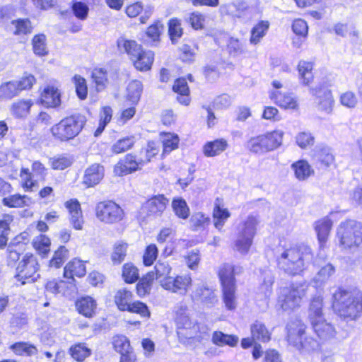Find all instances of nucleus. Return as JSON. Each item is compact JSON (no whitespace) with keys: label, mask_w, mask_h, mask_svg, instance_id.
Listing matches in <instances>:
<instances>
[{"label":"nucleus","mask_w":362,"mask_h":362,"mask_svg":"<svg viewBox=\"0 0 362 362\" xmlns=\"http://www.w3.org/2000/svg\"><path fill=\"white\" fill-rule=\"evenodd\" d=\"M275 255L279 269L291 276L303 271L313 258L311 249L306 245L286 247L280 245L275 250Z\"/></svg>","instance_id":"1"},{"label":"nucleus","mask_w":362,"mask_h":362,"mask_svg":"<svg viewBox=\"0 0 362 362\" xmlns=\"http://www.w3.org/2000/svg\"><path fill=\"white\" fill-rule=\"evenodd\" d=\"M334 312L346 320H356L362 313V293L357 288L338 287L332 294Z\"/></svg>","instance_id":"2"},{"label":"nucleus","mask_w":362,"mask_h":362,"mask_svg":"<svg viewBox=\"0 0 362 362\" xmlns=\"http://www.w3.org/2000/svg\"><path fill=\"white\" fill-rule=\"evenodd\" d=\"M337 240L342 250L362 247V223L354 220L341 222L337 228Z\"/></svg>","instance_id":"3"},{"label":"nucleus","mask_w":362,"mask_h":362,"mask_svg":"<svg viewBox=\"0 0 362 362\" xmlns=\"http://www.w3.org/2000/svg\"><path fill=\"white\" fill-rule=\"evenodd\" d=\"M86 117L81 114H75L62 119L53 126L51 132L53 136L62 141H69L76 137L83 129Z\"/></svg>","instance_id":"4"},{"label":"nucleus","mask_w":362,"mask_h":362,"mask_svg":"<svg viewBox=\"0 0 362 362\" xmlns=\"http://www.w3.org/2000/svg\"><path fill=\"white\" fill-rule=\"evenodd\" d=\"M284 132L275 130L252 137L246 144L251 152L263 154L276 149L281 145Z\"/></svg>","instance_id":"5"},{"label":"nucleus","mask_w":362,"mask_h":362,"mask_svg":"<svg viewBox=\"0 0 362 362\" xmlns=\"http://www.w3.org/2000/svg\"><path fill=\"white\" fill-rule=\"evenodd\" d=\"M39 269L37 257L33 254H25L18 264L15 278L21 285L33 283L40 277Z\"/></svg>","instance_id":"6"},{"label":"nucleus","mask_w":362,"mask_h":362,"mask_svg":"<svg viewBox=\"0 0 362 362\" xmlns=\"http://www.w3.org/2000/svg\"><path fill=\"white\" fill-rule=\"evenodd\" d=\"M307 288L305 284H293L290 287L283 288L279 297L282 309L287 310L299 306Z\"/></svg>","instance_id":"7"},{"label":"nucleus","mask_w":362,"mask_h":362,"mask_svg":"<svg viewBox=\"0 0 362 362\" xmlns=\"http://www.w3.org/2000/svg\"><path fill=\"white\" fill-rule=\"evenodd\" d=\"M95 215L100 221L112 224L122 221L124 213L123 209L115 202L104 201L97 204Z\"/></svg>","instance_id":"8"},{"label":"nucleus","mask_w":362,"mask_h":362,"mask_svg":"<svg viewBox=\"0 0 362 362\" xmlns=\"http://www.w3.org/2000/svg\"><path fill=\"white\" fill-rule=\"evenodd\" d=\"M167 283L163 285V288L170 292L185 296L192 286V279L189 274H183L171 276Z\"/></svg>","instance_id":"9"},{"label":"nucleus","mask_w":362,"mask_h":362,"mask_svg":"<svg viewBox=\"0 0 362 362\" xmlns=\"http://www.w3.org/2000/svg\"><path fill=\"white\" fill-rule=\"evenodd\" d=\"M306 325L299 319L290 320L286 325V341L289 345L296 348L300 346V341L305 335Z\"/></svg>","instance_id":"10"},{"label":"nucleus","mask_w":362,"mask_h":362,"mask_svg":"<svg viewBox=\"0 0 362 362\" xmlns=\"http://www.w3.org/2000/svg\"><path fill=\"white\" fill-rule=\"evenodd\" d=\"M169 200L163 194H158L148 199L142 206V211L148 217L157 218L161 216L165 210Z\"/></svg>","instance_id":"11"},{"label":"nucleus","mask_w":362,"mask_h":362,"mask_svg":"<svg viewBox=\"0 0 362 362\" xmlns=\"http://www.w3.org/2000/svg\"><path fill=\"white\" fill-rule=\"evenodd\" d=\"M144 165L143 158L136 159L135 156L127 154L115 165V173L123 176L140 170Z\"/></svg>","instance_id":"12"},{"label":"nucleus","mask_w":362,"mask_h":362,"mask_svg":"<svg viewBox=\"0 0 362 362\" xmlns=\"http://www.w3.org/2000/svg\"><path fill=\"white\" fill-rule=\"evenodd\" d=\"M310 93L315 96L316 103L318 105V109L326 113H330L332 110L334 103L331 91L324 87L319 86L310 89Z\"/></svg>","instance_id":"13"},{"label":"nucleus","mask_w":362,"mask_h":362,"mask_svg":"<svg viewBox=\"0 0 362 362\" xmlns=\"http://www.w3.org/2000/svg\"><path fill=\"white\" fill-rule=\"evenodd\" d=\"M69 213L71 224L76 230H81L84 223L81 204L76 199H71L65 203Z\"/></svg>","instance_id":"14"},{"label":"nucleus","mask_w":362,"mask_h":362,"mask_svg":"<svg viewBox=\"0 0 362 362\" xmlns=\"http://www.w3.org/2000/svg\"><path fill=\"white\" fill-rule=\"evenodd\" d=\"M315 333L322 341L333 339L337 334V331L331 323L322 319L310 324Z\"/></svg>","instance_id":"15"},{"label":"nucleus","mask_w":362,"mask_h":362,"mask_svg":"<svg viewBox=\"0 0 362 362\" xmlns=\"http://www.w3.org/2000/svg\"><path fill=\"white\" fill-rule=\"evenodd\" d=\"M270 98L279 107L284 109L295 110L298 107L297 99L291 93L275 90L271 93Z\"/></svg>","instance_id":"16"},{"label":"nucleus","mask_w":362,"mask_h":362,"mask_svg":"<svg viewBox=\"0 0 362 362\" xmlns=\"http://www.w3.org/2000/svg\"><path fill=\"white\" fill-rule=\"evenodd\" d=\"M259 223V220L257 216L250 215L238 223L235 233L254 239Z\"/></svg>","instance_id":"17"},{"label":"nucleus","mask_w":362,"mask_h":362,"mask_svg":"<svg viewBox=\"0 0 362 362\" xmlns=\"http://www.w3.org/2000/svg\"><path fill=\"white\" fill-rule=\"evenodd\" d=\"M41 103L47 107H57L61 104V95L59 90L52 86L45 87L41 93Z\"/></svg>","instance_id":"18"},{"label":"nucleus","mask_w":362,"mask_h":362,"mask_svg":"<svg viewBox=\"0 0 362 362\" xmlns=\"http://www.w3.org/2000/svg\"><path fill=\"white\" fill-rule=\"evenodd\" d=\"M33 105L31 99H20L14 101L10 106L11 115L17 119H24L30 112V108Z\"/></svg>","instance_id":"19"},{"label":"nucleus","mask_w":362,"mask_h":362,"mask_svg":"<svg viewBox=\"0 0 362 362\" xmlns=\"http://www.w3.org/2000/svg\"><path fill=\"white\" fill-rule=\"evenodd\" d=\"M104 176V168L99 164H93L88 168L83 176V184L88 187L98 185Z\"/></svg>","instance_id":"20"},{"label":"nucleus","mask_w":362,"mask_h":362,"mask_svg":"<svg viewBox=\"0 0 362 362\" xmlns=\"http://www.w3.org/2000/svg\"><path fill=\"white\" fill-rule=\"evenodd\" d=\"M332 227V221L327 217L315 223V229L317 235L320 249L325 247Z\"/></svg>","instance_id":"21"},{"label":"nucleus","mask_w":362,"mask_h":362,"mask_svg":"<svg viewBox=\"0 0 362 362\" xmlns=\"http://www.w3.org/2000/svg\"><path fill=\"white\" fill-rule=\"evenodd\" d=\"M117 46L121 51L126 52L132 61L139 56V53L143 50L141 45H139L135 40H127L124 37H119L117 40Z\"/></svg>","instance_id":"22"},{"label":"nucleus","mask_w":362,"mask_h":362,"mask_svg":"<svg viewBox=\"0 0 362 362\" xmlns=\"http://www.w3.org/2000/svg\"><path fill=\"white\" fill-rule=\"evenodd\" d=\"M86 273L83 262L74 259L69 262L64 267V276L65 278L74 279V276L82 277Z\"/></svg>","instance_id":"23"},{"label":"nucleus","mask_w":362,"mask_h":362,"mask_svg":"<svg viewBox=\"0 0 362 362\" xmlns=\"http://www.w3.org/2000/svg\"><path fill=\"white\" fill-rule=\"evenodd\" d=\"M250 332L254 340L266 343L271 339V332L265 325L259 320H256L250 325Z\"/></svg>","instance_id":"24"},{"label":"nucleus","mask_w":362,"mask_h":362,"mask_svg":"<svg viewBox=\"0 0 362 362\" xmlns=\"http://www.w3.org/2000/svg\"><path fill=\"white\" fill-rule=\"evenodd\" d=\"M95 300L90 297L85 296L76 302V307L78 313L86 317H91L96 309Z\"/></svg>","instance_id":"25"},{"label":"nucleus","mask_w":362,"mask_h":362,"mask_svg":"<svg viewBox=\"0 0 362 362\" xmlns=\"http://www.w3.org/2000/svg\"><path fill=\"white\" fill-rule=\"evenodd\" d=\"M154 59L153 52L142 50L138 57H135L132 62L135 68L141 71H146L151 69Z\"/></svg>","instance_id":"26"},{"label":"nucleus","mask_w":362,"mask_h":362,"mask_svg":"<svg viewBox=\"0 0 362 362\" xmlns=\"http://www.w3.org/2000/svg\"><path fill=\"white\" fill-rule=\"evenodd\" d=\"M227 146L228 143L226 139H216L213 141L207 142L203 147V152L207 157H214L225 151Z\"/></svg>","instance_id":"27"},{"label":"nucleus","mask_w":362,"mask_h":362,"mask_svg":"<svg viewBox=\"0 0 362 362\" xmlns=\"http://www.w3.org/2000/svg\"><path fill=\"white\" fill-rule=\"evenodd\" d=\"M155 279L159 282L161 287H163L165 283H167L172 276L170 273L172 272V267L168 262L158 261L155 267Z\"/></svg>","instance_id":"28"},{"label":"nucleus","mask_w":362,"mask_h":362,"mask_svg":"<svg viewBox=\"0 0 362 362\" xmlns=\"http://www.w3.org/2000/svg\"><path fill=\"white\" fill-rule=\"evenodd\" d=\"M313 158L321 168L328 167L334 161V156L329 148L327 146L317 147L315 151Z\"/></svg>","instance_id":"29"},{"label":"nucleus","mask_w":362,"mask_h":362,"mask_svg":"<svg viewBox=\"0 0 362 362\" xmlns=\"http://www.w3.org/2000/svg\"><path fill=\"white\" fill-rule=\"evenodd\" d=\"M69 353L74 360L81 362L92 354V350L86 343L81 342L72 345Z\"/></svg>","instance_id":"30"},{"label":"nucleus","mask_w":362,"mask_h":362,"mask_svg":"<svg viewBox=\"0 0 362 362\" xmlns=\"http://www.w3.org/2000/svg\"><path fill=\"white\" fill-rule=\"evenodd\" d=\"M10 349L15 354L23 356H32L38 353V349L35 345L25 341L16 342Z\"/></svg>","instance_id":"31"},{"label":"nucleus","mask_w":362,"mask_h":362,"mask_svg":"<svg viewBox=\"0 0 362 362\" xmlns=\"http://www.w3.org/2000/svg\"><path fill=\"white\" fill-rule=\"evenodd\" d=\"M218 276L222 288L235 286L234 267L229 264H223L218 272Z\"/></svg>","instance_id":"32"},{"label":"nucleus","mask_w":362,"mask_h":362,"mask_svg":"<svg viewBox=\"0 0 362 362\" xmlns=\"http://www.w3.org/2000/svg\"><path fill=\"white\" fill-rule=\"evenodd\" d=\"M308 319L310 324L324 319L322 313V298L321 296H316L313 298L310 305Z\"/></svg>","instance_id":"33"},{"label":"nucleus","mask_w":362,"mask_h":362,"mask_svg":"<svg viewBox=\"0 0 362 362\" xmlns=\"http://www.w3.org/2000/svg\"><path fill=\"white\" fill-rule=\"evenodd\" d=\"M335 268L331 264H327L320 269L313 278L312 283L313 286L318 288L325 284L329 279L334 274Z\"/></svg>","instance_id":"34"},{"label":"nucleus","mask_w":362,"mask_h":362,"mask_svg":"<svg viewBox=\"0 0 362 362\" xmlns=\"http://www.w3.org/2000/svg\"><path fill=\"white\" fill-rule=\"evenodd\" d=\"M13 33L15 35L23 36L30 34L33 31V25L28 18H20L11 21Z\"/></svg>","instance_id":"35"},{"label":"nucleus","mask_w":362,"mask_h":362,"mask_svg":"<svg viewBox=\"0 0 362 362\" xmlns=\"http://www.w3.org/2000/svg\"><path fill=\"white\" fill-rule=\"evenodd\" d=\"M193 298L210 305L217 302V298L214 291L206 286L197 288L193 294Z\"/></svg>","instance_id":"36"},{"label":"nucleus","mask_w":362,"mask_h":362,"mask_svg":"<svg viewBox=\"0 0 362 362\" xmlns=\"http://www.w3.org/2000/svg\"><path fill=\"white\" fill-rule=\"evenodd\" d=\"M189 339L198 341L207 340L210 337L209 328L204 324H194L189 333L185 334Z\"/></svg>","instance_id":"37"},{"label":"nucleus","mask_w":362,"mask_h":362,"mask_svg":"<svg viewBox=\"0 0 362 362\" xmlns=\"http://www.w3.org/2000/svg\"><path fill=\"white\" fill-rule=\"evenodd\" d=\"M313 65L311 62L306 61H300L298 65V69L300 80L303 85H309L313 80Z\"/></svg>","instance_id":"38"},{"label":"nucleus","mask_w":362,"mask_h":362,"mask_svg":"<svg viewBox=\"0 0 362 362\" xmlns=\"http://www.w3.org/2000/svg\"><path fill=\"white\" fill-rule=\"evenodd\" d=\"M16 81H10L0 86V100H11L19 95Z\"/></svg>","instance_id":"39"},{"label":"nucleus","mask_w":362,"mask_h":362,"mask_svg":"<svg viewBox=\"0 0 362 362\" xmlns=\"http://www.w3.org/2000/svg\"><path fill=\"white\" fill-rule=\"evenodd\" d=\"M269 27L268 21H262L255 25L251 30L250 42L252 45L258 44L266 35Z\"/></svg>","instance_id":"40"},{"label":"nucleus","mask_w":362,"mask_h":362,"mask_svg":"<svg viewBox=\"0 0 362 362\" xmlns=\"http://www.w3.org/2000/svg\"><path fill=\"white\" fill-rule=\"evenodd\" d=\"M212 341L218 346L228 345L234 346L238 342V337L235 335L226 334L221 332H214L212 335Z\"/></svg>","instance_id":"41"},{"label":"nucleus","mask_w":362,"mask_h":362,"mask_svg":"<svg viewBox=\"0 0 362 362\" xmlns=\"http://www.w3.org/2000/svg\"><path fill=\"white\" fill-rule=\"evenodd\" d=\"M142 91L143 85L141 82L134 80L131 81L127 86V98L132 104L136 105L140 99Z\"/></svg>","instance_id":"42"},{"label":"nucleus","mask_w":362,"mask_h":362,"mask_svg":"<svg viewBox=\"0 0 362 362\" xmlns=\"http://www.w3.org/2000/svg\"><path fill=\"white\" fill-rule=\"evenodd\" d=\"M154 279V274L149 272L139 280L136 285V292L140 297L145 296L150 293Z\"/></svg>","instance_id":"43"},{"label":"nucleus","mask_w":362,"mask_h":362,"mask_svg":"<svg viewBox=\"0 0 362 362\" xmlns=\"http://www.w3.org/2000/svg\"><path fill=\"white\" fill-rule=\"evenodd\" d=\"M223 300L228 310H233L237 307V298L235 296V286L222 288Z\"/></svg>","instance_id":"44"},{"label":"nucleus","mask_w":362,"mask_h":362,"mask_svg":"<svg viewBox=\"0 0 362 362\" xmlns=\"http://www.w3.org/2000/svg\"><path fill=\"white\" fill-rule=\"evenodd\" d=\"M172 208L175 215L182 219H187L189 216V209L185 199L177 197L173 199Z\"/></svg>","instance_id":"45"},{"label":"nucleus","mask_w":362,"mask_h":362,"mask_svg":"<svg viewBox=\"0 0 362 362\" xmlns=\"http://www.w3.org/2000/svg\"><path fill=\"white\" fill-rule=\"evenodd\" d=\"M253 243V239L247 236H243L235 233V240L234 241V249L242 255H246L249 252Z\"/></svg>","instance_id":"46"},{"label":"nucleus","mask_w":362,"mask_h":362,"mask_svg":"<svg viewBox=\"0 0 362 362\" xmlns=\"http://www.w3.org/2000/svg\"><path fill=\"white\" fill-rule=\"evenodd\" d=\"M135 143L134 136H126L117 141L111 148L112 153L119 154L132 148Z\"/></svg>","instance_id":"47"},{"label":"nucleus","mask_w":362,"mask_h":362,"mask_svg":"<svg viewBox=\"0 0 362 362\" xmlns=\"http://www.w3.org/2000/svg\"><path fill=\"white\" fill-rule=\"evenodd\" d=\"M175 321L179 330L189 329L190 331L194 325L192 322L186 308H181L180 310L177 312Z\"/></svg>","instance_id":"48"},{"label":"nucleus","mask_w":362,"mask_h":362,"mask_svg":"<svg viewBox=\"0 0 362 362\" xmlns=\"http://www.w3.org/2000/svg\"><path fill=\"white\" fill-rule=\"evenodd\" d=\"M2 202L5 206L9 207H22L29 205L30 203V199L27 196H22L19 194H16L4 197Z\"/></svg>","instance_id":"49"},{"label":"nucleus","mask_w":362,"mask_h":362,"mask_svg":"<svg viewBox=\"0 0 362 362\" xmlns=\"http://www.w3.org/2000/svg\"><path fill=\"white\" fill-rule=\"evenodd\" d=\"M292 168L295 172L296 177L300 180H305L312 173L310 165L303 160L294 163L292 165Z\"/></svg>","instance_id":"50"},{"label":"nucleus","mask_w":362,"mask_h":362,"mask_svg":"<svg viewBox=\"0 0 362 362\" xmlns=\"http://www.w3.org/2000/svg\"><path fill=\"white\" fill-rule=\"evenodd\" d=\"M132 300V293L127 290H119L117 292L115 301L120 310L125 311L129 308Z\"/></svg>","instance_id":"51"},{"label":"nucleus","mask_w":362,"mask_h":362,"mask_svg":"<svg viewBox=\"0 0 362 362\" xmlns=\"http://www.w3.org/2000/svg\"><path fill=\"white\" fill-rule=\"evenodd\" d=\"M262 277L263 282L259 287V291L264 298H268L272 293L274 276L269 269H265L262 273Z\"/></svg>","instance_id":"52"},{"label":"nucleus","mask_w":362,"mask_h":362,"mask_svg":"<svg viewBox=\"0 0 362 362\" xmlns=\"http://www.w3.org/2000/svg\"><path fill=\"white\" fill-rule=\"evenodd\" d=\"M33 52L36 55L45 56L48 54L46 36L44 34H38L33 37L32 40Z\"/></svg>","instance_id":"53"},{"label":"nucleus","mask_w":362,"mask_h":362,"mask_svg":"<svg viewBox=\"0 0 362 362\" xmlns=\"http://www.w3.org/2000/svg\"><path fill=\"white\" fill-rule=\"evenodd\" d=\"M122 276L127 284L134 283L139 279V270L132 263H126L123 265Z\"/></svg>","instance_id":"54"},{"label":"nucleus","mask_w":362,"mask_h":362,"mask_svg":"<svg viewBox=\"0 0 362 362\" xmlns=\"http://www.w3.org/2000/svg\"><path fill=\"white\" fill-rule=\"evenodd\" d=\"M13 218L7 214L4 216V218L0 220V247L6 245L8 241V235L10 233L9 225L12 222Z\"/></svg>","instance_id":"55"},{"label":"nucleus","mask_w":362,"mask_h":362,"mask_svg":"<svg viewBox=\"0 0 362 362\" xmlns=\"http://www.w3.org/2000/svg\"><path fill=\"white\" fill-rule=\"evenodd\" d=\"M229 216L230 213L227 209H222L220 206H216L213 212L214 226L217 229L221 230Z\"/></svg>","instance_id":"56"},{"label":"nucleus","mask_w":362,"mask_h":362,"mask_svg":"<svg viewBox=\"0 0 362 362\" xmlns=\"http://www.w3.org/2000/svg\"><path fill=\"white\" fill-rule=\"evenodd\" d=\"M92 78L95 83L97 91H102L107 83V72L103 69H95L92 72Z\"/></svg>","instance_id":"57"},{"label":"nucleus","mask_w":362,"mask_h":362,"mask_svg":"<svg viewBox=\"0 0 362 362\" xmlns=\"http://www.w3.org/2000/svg\"><path fill=\"white\" fill-rule=\"evenodd\" d=\"M320 343L311 337H303L300 341V346H297L295 349L300 353H309L317 350L319 348Z\"/></svg>","instance_id":"58"},{"label":"nucleus","mask_w":362,"mask_h":362,"mask_svg":"<svg viewBox=\"0 0 362 362\" xmlns=\"http://www.w3.org/2000/svg\"><path fill=\"white\" fill-rule=\"evenodd\" d=\"M76 88V93L77 96L81 100H84L87 98L88 88L86 81L80 75H75L72 78Z\"/></svg>","instance_id":"59"},{"label":"nucleus","mask_w":362,"mask_h":362,"mask_svg":"<svg viewBox=\"0 0 362 362\" xmlns=\"http://www.w3.org/2000/svg\"><path fill=\"white\" fill-rule=\"evenodd\" d=\"M69 251L64 246H60L50 260V267L59 268L68 258Z\"/></svg>","instance_id":"60"},{"label":"nucleus","mask_w":362,"mask_h":362,"mask_svg":"<svg viewBox=\"0 0 362 362\" xmlns=\"http://www.w3.org/2000/svg\"><path fill=\"white\" fill-rule=\"evenodd\" d=\"M113 346L116 351L120 354L129 353L132 351L129 339L123 335L117 336L114 338Z\"/></svg>","instance_id":"61"},{"label":"nucleus","mask_w":362,"mask_h":362,"mask_svg":"<svg viewBox=\"0 0 362 362\" xmlns=\"http://www.w3.org/2000/svg\"><path fill=\"white\" fill-rule=\"evenodd\" d=\"M227 47L228 53L232 57H238L245 52V45L233 37L229 39Z\"/></svg>","instance_id":"62"},{"label":"nucleus","mask_w":362,"mask_h":362,"mask_svg":"<svg viewBox=\"0 0 362 362\" xmlns=\"http://www.w3.org/2000/svg\"><path fill=\"white\" fill-rule=\"evenodd\" d=\"M127 244L119 243L115 244L114 251L112 254V260L114 264H120L126 256Z\"/></svg>","instance_id":"63"},{"label":"nucleus","mask_w":362,"mask_h":362,"mask_svg":"<svg viewBox=\"0 0 362 362\" xmlns=\"http://www.w3.org/2000/svg\"><path fill=\"white\" fill-rule=\"evenodd\" d=\"M179 138L177 135L168 134L163 141V153H170L178 146Z\"/></svg>","instance_id":"64"}]
</instances>
